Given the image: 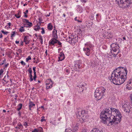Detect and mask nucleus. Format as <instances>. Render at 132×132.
Returning a JSON list of instances; mask_svg holds the SVG:
<instances>
[{
    "instance_id": "7ed1b4c3",
    "label": "nucleus",
    "mask_w": 132,
    "mask_h": 132,
    "mask_svg": "<svg viewBox=\"0 0 132 132\" xmlns=\"http://www.w3.org/2000/svg\"><path fill=\"white\" fill-rule=\"evenodd\" d=\"M105 90V88L103 87L97 88L94 93V97L97 100H100L104 95Z\"/></svg>"
},
{
    "instance_id": "20e7f679",
    "label": "nucleus",
    "mask_w": 132,
    "mask_h": 132,
    "mask_svg": "<svg viewBox=\"0 0 132 132\" xmlns=\"http://www.w3.org/2000/svg\"><path fill=\"white\" fill-rule=\"evenodd\" d=\"M120 106H122V109L124 112L127 113H129L130 112L131 108L130 107L127 101H122Z\"/></svg>"
},
{
    "instance_id": "a18cd8bd",
    "label": "nucleus",
    "mask_w": 132,
    "mask_h": 132,
    "mask_svg": "<svg viewBox=\"0 0 132 132\" xmlns=\"http://www.w3.org/2000/svg\"><path fill=\"white\" fill-rule=\"evenodd\" d=\"M36 68L35 67H34L33 68V70L34 75L36 74Z\"/></svg>"
},
{
    "instance_id": "9d476101",
    "label": "nucleus",
    "mask_w": 132,
    "mask_h": 132,
    "mask_svg": "<svg viewBox=\"0 0 132 132\" xmlns=\"http://www.w3.org/2000/svg\"><path fill=\"white\" fill-rule=\"evenodd\" d=\"M111 47L112 48V51L114 52H119V45L117 44V43L114 44L112 43L111 45Z\"/></svg>"
},
{
    "instance_id": "c9c22d12",
    "label": "nucleus",
    "mask_w": 132,
    "mask_h": 132,
    "mask_svg": "<svg viewBox=\"0 0 132 132\" xmlns=\"http://www.w3.org/2000/svg\"><path fill=\"white\" fill-rule=\"evenodd\" d=\"M21 28L19 29V31L21 32L24 31V29H23V26H21Z\"/></svg>"
},
{
    "instance_id": "b1692460",
    "label": "nucleus",
    "mask_w": 132,
    "mask_h": 132,
    "mask_svg": "<svg viewBox=\"0 0 132 132\" xmlns=\"http://www.w3.org/2000/svg\"><path fill=\"white\" fill-rule=\"evenodd\" d=\"M35 104H34L33 102L30 101L29 104V107L30 108H32V107L35 106Z\"/></svg>"
},
{
    "instance_id": "a878e982",
    "label": "nucleus",
    "mask_w": 132,
    "mask_h": 132,
    "mask_svg": "<svg viewBox=\"0 0 132 132\" xmlns=\"http://www.w3.org/2000/svg\"><path fill=\"white\" fill-rule=\"evenodd\" d=\"M39 40L41 44H42L43 43V39L42 36L41 35H39L38 36Z\"/></svg>"
},
{
    "instance_id": "a211bd4d",
    "label": "nucleus",
    "mask_w": 132,
    "mask_h": 132,
    "mask_svg": "<svg viewBox=\"0 0 132 132\" xmlns=\"http://www.w3.org/2000/svg\"><path fill=\"white\" fill-rule=\"evenodd\" d=\"M9 75H7V76H5L3 79V80L6 82V84L9 82Z\"/></svg>"
},
{
    "instance_id": "603ef678",
    "label": "nucleus",
    "mask_w": 132,
    "mask_h": 132,
    "mask_svg": "<svg viewBox=\"0 0 132 132\" xmlns=\"http://www.w3.org/2000/svg\"><path fill=\"white\" fill-rule=\"evenodd\" d=\"M9 65V63H7L6 64H5V65H4V66H3V67H4V69L5 68H6Z\"/></svg>"
},
{
    "instance_id": "dca6fc26",
    "label": "nucleus",
    "mask_w": 132,
    "mask_h": 132,
    "mask_svg": "<svg viewBox=\"0 0 132 132\" xmlns=\"http://www.w3.org/2000/svg\"><path fill=\"white\" fill-rule=\"evenodd\" d=\"M85 113V111L83 110L78 111L77 115L79 116V117H83L84 116Z\"/></svg>"
},
{
    "instance_id": "cd10ccee",
    "label": "nucleus",
    "mask_w": 132,
    "mask_h": 132,
    "mask_svg": "<svg viewBox=\"0 0 132 132\" xmlns=\"http://www.w3.org/2000/svg\"><path fill=\"white\" fill-rule=\"evenodd\" d=\"M6 59H5L3 60L2 61V62L1 61V60L0 59V65H2L3 64H5L6 63L5 62L6 61Z\"/></svg>"
},
{
    "instance_id": "473e14b6",
    "label": "nucleus",
    "mask_w": 132,
    "mask_h": 132,
    "mask_svg": "<svg viewBox=\"0 0 132 132\" xmlns=\"http://www.w3.org/2000/svg\"><path fill=\"white\" fill-rule=\"evenodd\" d=\"M28 71L29 73V74H32V70L31 68H29L28 70Z\"/></svg>"
},
{
    "instance_id": "c756f323",
    "label": "nucleus",
    "mask_w": 132,
    "mask_h": 132,
    "mask_svg": "<svg viewBox=\"0 0 132 132\" xmlns=\"http://www.w3.org/2000/svg\"><path fill=\"white\" fill-rule=\"evenodd\" d=\"M29 81L30 82H31L33 80V79L32 78V74H29Z\"/></svg>"
},
{
    "instance_id": "3c124183",
    "label": "nucleus",
    "mask_w": 132,
    "mask_h": 132,
    "mask_svg": "<svg viewBox=\"0 0 132 132\" xmlns=\"http://www.w3.org/2000/svg\"><path fill=\"white\" fill-rule=\"evenodd\" d=\"M20 63L22 65H26V63L22 60L21 61Z\"/></svg>"
},
{
    "instance_id": "c85d7f7f",
    "label": "nucleus",
    "mask_w": 132,
    "mask_h": 132,
    "mask_svg": "<svg viewBox=\"0 0 132 132\" xmlns=\"http://www.w3.org/2000/svg\"><path fill=\"white\" fill-rule=\"evenodd\" d=\"M40 29V27L39 26H36L34 28V29L36 31H37L39 30Z\"/></svg>"
},
{
    "instance_id": "de8ad7c7",
    "label": "nucleus",
    "mask_w": 132,
    "mask_h": 132,
    "mask_svg": "<svg viewBox=\"0 0 132 132\" xmlns=\"http://www.w3.org/2000/svg\"><path fill=\"white\" fill-rule=\"evenodd\" d=\"M41 30H42V31L41 32V33L42 34H45V30L44 28H41Z\"/></svg>"
},
{
    "instance_id": "7c9ffc66",
    "label": "nucleus",
    "mask_w": 132,
    "mask_h": 132,
    "mask_svg": "<svg viewBox=\"0 0 132 132\" xmlns=\"http://www.w3.org/2000/svg\"><path fill=\"white\" fill-rule=\"evenodd\" d=\"M126 88L128 90H131L132 89V87L130 86V85L127 84L126 85Z\"/></svg>"
},
{
    "instance_id": "bf43d9fd",
    "label": "nucleus",
    "mask_w": 132,
    "mask_h": 132,
    "mask_svg": "<svg viewBox=\"0 0 132 132\" xmlns=\"http://www.w3.org/2000/svg\"><path fill=\"white\" fill-rule=\"evenodd\" d=\"M24 16L26 18H27L28 17V15H27V14L25 13H24Z\"/></svg>"
},
{
    "instance_id": "6e6d98bb",
    "label": "nucleus",
    "mask_w": 132,
    "mask_h": 132,
    "mask_svg": "<svg viewBox=\"0 0 132 132\" xmlns=\"http://www.w3.org/2000/svg\"><path fill=\"white\" fill-rule=\"evenodd\" d=\"M32 132H38V131L37 130V129L36 128H35L34 130L32 131Z\"/></svg>"
},
{
    "instance_id": "338daca9",
    "label": "nucleus",
    "mask_w": 132,
    "mask_h": 132,
    "mask_svg": "<svg viewBox=\"0 0 132 132\" xmlns=\"http://www.w3.org/2000/svg\"><path fill=\"white\" fill-rule=\"evenodd\" d=\"M81 1L82 3H85L86 2V1L85 0H81Z\"/></svg>"
},
{
    "instance_id": "2f4dec72",
    "label": "nucleus",
    "mask_w": 132,
    "mask_h": 132,
    "mask_svg": "<svg viewBox=\"0 0 132 132\" xmlns=\"http://www.w3.org/2000/svg\"><path fill=\"white\" fill-rule=\"evenodd\" d=\"M15 34V31H12V34H11V38L12 39H13V38L12 37H14Z\"/></svg>"
},
{
    "instance_id": "f704fd0d",
    "label": "nucleus",
    "mask_w": 132,
    "mask_h": 132,
    "mask_svg": "<svg viewBox=\"0 0 132 132\" xmlns=\"http://www.w3.org/2000/svg\"><path fill=\"white\" fill-rule=\"evenodd\" d=\"M129 85H130V86L132 87V79H130L129 80L128 84Z\"/></svg>"
},
{
    "instance_id": "5fc2aeb1",
    "label": "nucleus",
    "mask_w": 132,
    "mask_h": 132,
    "mask_svg": "<svg viewBox=\"0 0 132 132\" xmlns=\"http://www.w3.org/2000/svg\"><path fill=\"white\" fill-rule=\"evenodd\" d=\"M100 15V14H97L96 15V19L97 20L98 19V16Z\"/></svg>"
},
{
    "instance_id": "e2e57ef3",
    "label": "nucleus",
    "mask_w": 132,
    "mask_h": 132,
    "mask_svg": "<svg viewBox=\"0 0 132 132\" xmlns=\"http://www.w3.org/2000/svg\"><path fill=\"white\" fill-rule=\"evenodd\" d=\"M57 31V30L56 29L55 27L54 26V29L53 31Z\"/></svg>"
},
{
    "instance_id": "393cba45",
    "label": "nucleus",
    "mask_w": 132,
    "mask_h": 132,
    "mask_svg": "<svg viewBox=\"0 0 132 132\" xmlns=\"http://www.w3.org/2000/svg\"><path fill=\"white\" fill-rule=\"evenodd\" d=\"M21 13L20 11H19L18 12V13L17 14H15V16L17 18H19L21 17Z\"/></svg>"
},
{
    "instance_id": "aec40b11",
    "label": "nucleus",
    "mask_w": 132,
    "mask_h": 132,
    "mask_svg": "<svg viewBox=\"0 0 132 132\" xmlns=\"http://www.w3.org/2000/svg\"><path fill=\"white\" fill-rule=\"evenodd\" d=\"M90 132H103L101 130H100L97 128H94Z\"/></svg>"
},
{
    "instance_id": "5701e85b",
    "label": "nucleus",
    "mask_w": 132,
    "mask_h": 132,
    "mask_svg": "<svg viewBox=\"0 0 132 132\" xmlns=\"http://www.w3.org/2000/svg\"><path fill=\"white\" fill-rule=\"evenodd\" d=\"M70 69L68 67H67L64 69V71L66 72V74L67 75H68L70 73Z\"/></svg>"
},
{
    "instance_id": "2eb2a0df",
    "label": "nucleus",
    "mask_w": 132,
    "mask_h": 132,
    "mask_svg": "<svg viewBox=\"0 0 132 132\" xmlns=\"http://www.w3.org/2000/svg\"><path fill=\"white\" fill-rule=\"evenodd\" d=\"M93 46V45L90 42H87L85 44V47L90 49Z\"/></svg>"
},
{
    "instance_id": "79ce46f5",
    "label": "nucleus",
    "mask_w": 132,
    "mask_h": 132,
    "mask_svg": "<svg viewBox=\"0 0 132 132\" xmlns=\"http://www.w3.org/2000/svg\"><path fill=\"white\" fill-rule=\"evenodd\" d=\"M45 117L44 116H42L41 117L42 119L40 120V121L42 122H43L44 121H46V120L44 119Z\"/></svg>"
},
{
    "instance_id": "f257e3e1",
    "label": "nucleus",
    "mask_w": 132,
    "mask_h": 132,
    "mask_svg": "<svg viewBox=\"0 0 132 132\" xmlns=\"http://www.w3.org/2000/svg\"><path fill=\"white\" fill-rule=\"evenodd\" d=\"M100 117L102 122L107 125L119 123L122 116L119 110L114 108H106L101 112Z\"/></svg>"
},
{
    "instance_id": "9b49d317",
    "label": "nucleus",
    "mask_w": 132,
    "mask_h": 132,
    "mask_svg": "<svg viewBox=\"0 0 132 132\" xmlns=\"http://www.w3.org/2000/svg\"><path fill=\"white\" fill-rule=\"evenodd\" d=\"M59 55V56L58 57V61H61L65 59V56L63 51L60 52Z\"/></svg>"
},
{
    "instance_id": "8fccbe9b",
    "label": "nucleus",
    "mask_w": 132,
    "mask_h": 132,
    "mask_svg": "<svg viewBox=\"0 0 132 132\" xmlns=\"http://www.w3.org/2000/svg\"><path fill=\"white\" fill-rule=\"evenodd\" d=\"M77 17H76L74 19L75 20L77 21L78 22H82V21L81 20H79L77 19Z\"/></svg>"
},
{
    "instance_id": "f3484780",
    "label": "nucleus",
    "mask_w": 132,
    "mask_h": 132,
    "mask_svg": "<svg viewBox=\"0 0 132 132\" xmlns=\"http://www.w3.org/2000/svg\"><path fill=\"white\" fill-rule=\"evenodd\" d=\"M24 41L26 44H28L29 43V38L28 36H24Z\"/></svg>"
},
{
    "instance_id": "a19ab883",
    "label": "nucleus",
    "mask_w": 132,
    "mask_h": 132,
    "mask_svg": "<svg viewBox=\"0 0 132 132\" xmlns=\"http://www.w3.org/2000/svg\"><path fill=\"white\" fill-rule=\"evenodd\" d=\"M65 132H73V131L71 129H65Z\"/></svg>"
},
{
    "instance_id": "e433bc0d",
    "label": "nucleus",
    "mask_w": 132,
    "mask_h": 132,
    "mask_svg": "<svg viewBox=\"0 0 132 132\" xmlns=\"http://www.w3.org/2000/svg\"><path fill=\"white\" fill-rule=\"evenodd\" d=\"M26 62H28L29 60H30L31 59V57L30 56H29L26 58Z\"/></svg>"
},
{
    "instance_id": "0eeeda50",
    "label": "nucleus",
    "mask_w": 132,
    "mask_h": 132,
    "mask_svg": "<svg viewBox=\"0 0 132 132\" xmlns=\"http://www.w3.org/2000/svg\"><path fill=\"white\" fill-rule=\"evenodd\" d=\"M78 39V37L76 35H70L68 38H67L66 40L70 43L73 44H75L77 42Z\"/></svg>"
},
{
    "instance_id": "680f3d73",
    "label": "nucleus",
    "mask_w": 132,
    "mask_h": 132,
    "mask_svg": "<svg viewBox=\"0 0 132 132\" xmlns=\"http://www.w3.org/2000/svg\"><path fill=\"white\" fill-rule=\"evenodd\" d=\"M7 37L5 38H4V41L5 42H6L7 41Z\"/></svg>"
},
{
    "instance_id": "49530a36",
    "label": "nucleus",
    "mask_w": 132,
    "mask_h": 132,
    "mask_svg": "<svg viewBox=\"0 0 132 132\" xmlns=\"http://www.w3.org/2000/svg\"><path fill=\"white\" fill-rule=\"evenodd\" d=\"M119 52H116L117 53L116 54H113V53H112L111 55H113V56L114 57H116V56H117V55L119 53Z\"/></svg>"
},
{
    "instance_id": "6ab92c4d",
    "label": "nucleus",
    "mask_w": 132,
    "mask_h": 132,
    "mask_svg": "<svg viewBox=\"0 0 132 132\" xmlns=\"http://www.w3.org/2000/svg\"><path fill=\"white\" fill-rule=\"evenodd\" d=\"M79 90H78V92L81 93L84 89L85 87L84 86V85H79Z\"/></svg>"
},
{
    "instance_id": "c03bdc74",
    "label": "nucleus",
    "mask_w": 132,
    "mask_h": 132,
    "mask_svg": "<svg viewBox=\"0 0 132 132\" xmlns=\"http://www.w3.org/2000/svg\"><path fill=\"white\" fill-rule=\"evenodd\" d=\"M4 72V71L3 69H1L0 70V76L2 75Z\"/></svg>"
},
{
    "instance_id": "f03ea898",
    "label": "nucleus",
    "mask_w": 132,
    "mask_h": 132,
    "mask_svg": "<svg viewBox=\"0 0 132 132\" xmlns=\"http://www.w3.org/2000/svg\"><path fill=\"white\" fill-rule=\"evenodd\" d=\"M127 73L126 68H118L113 71L109 79L114 84L120 85L123 83L127 79Z\"/></svg>"
},
{
    "instance_id": "f8f14e48",
    "label": "nucleus",
    "mask_w": 132,
    "mask_h": 132,
    "mask_svg": "<svg viewBox=\"0 0 132 132\" xmlns=\"http://www.w3.org/2000/svg\"><path fill=\"white\" fill-rule=\"evenodd\" d=\"M24 23H27V27L28 28H30L32 26V22H29V20L27 19H22Z\"/></svg>"
},
{
    "instance_id": "864d4df0",
    "label": "nucleus",
    "mask_w": 132,
    "mask_h": 132,
    "mask_svg": "<svg viewBox=\"0 0 132 132\" xmlns=\"http://www.w3.org/2000/svg\"><path fill=\"white\" fill-rule=\"evenodd\" d=\"M34 77H33V79L34 80V81H36V77H37V76H36V74H35V75H34Z\"/></svg>"
},
{
    "instance_id": "412c9836",
    "label": "nucleus",
    "mask_w": 132,
    "mask_h": 132,
    "mask_svg": "<svg viewBox=\"0 0 132 132\" xmlns=\"http://www.w3.org/2000/svg\"><path fill=\"white\" fill-rule=\"evenodd\" d=\"M47 28L49 30H52L53 29V26L51 23H50L48 24Z\"/></svg>"
},
{
    "instance_id": "4468645a",
    "label": "nucleus",
    "mask_w": 132,
    "mask_h": 132,
    "mask_svg": "<svg viewBox=\"0 0 132 132\" xmlns=\"http://www.w3.org/2000/svg\"><path fill=\"white\" fill-rule=\"evenodd\" d=\"M83 51L86 55L88 56L89 55L90 51V49L84 47L83 48Z\"/></svg>"
},
{
    "instance_id": "37998d69",
    "label": "nucleus",
    "mask_w": 132,
    "mask_h": 132,
    "mask_svg": "<svg viewBox=\"0 0 132 132\" xmlns=\"http://www.w3.org/2000/svg\"><path fill=\"white\" fill-rule=\"evenodd\" d=\"M23 125L25 126L26 128H27V126H28V123L27 122H24L23 123Z\"/></svg>"
},
{
    "instance_id": "69168bd1",
    "label": "nucleus",
    "mask_w": 132,
    "mask_h": 132,
    "mask_svg": "<svg viewBox=\"0 0 132 132\" xmlns=\"http://www.w3.org/2000/svg\"><path fill=\"white\" fill-rule=\"evenodd\" d=\"M28 10H26L25 12H24L23 13H26L27 14L28 12Z\"/></svg>"
},
{
    "instance_id": "1a4fd4ad",
    "label": "nucleus",
    "mask_w": 132,
    "mask_h": 132,
    "mask_svg": "<svg viewBox=\"0 0 132 132\" xmlns=\"http://www.w3.org/2000/svg\"><path fill=\"white\" fill-rule=\"evenodd\" d=\"M53 84V83L51 79H47L46 82V89H48L50 88H51L53 87L52 85Z\"/></svg>"
},
{
    "instance_id": "72a5a7b5",
    "label": "nucleus",
    "mask_w": 132,
    "mask_h": 132,
    "mask_svg": "<svg viewBox=\"0 0 132 132\" xmlns=\"http://www.w3.org/2000/svg\"><path fill=\"white\" fill-rule=\"evenodd\" d=\"M38 132H43V129L41 127H39L38 129H37Z\"/></svg>"
},
{
    "instance_id": "09e8293b",
    "label": "nucleus",
    "mask_w": 132,
    "mask_h": 132,
    "mask_svg": "<svg viewBox=\"0 0 132 132\" xmlns=\"http://www.w3.org/2000/svg\"><path fill=\"white\" fill-rule=\"evenodd\" d=\"M39 21L40 24L42 23V21H43L42 18L41 17H39L38 19Z\"/></svg>"
},
{
    "instance_id": "39448f33",
    "label": "nucleus",
    "mask_w": 132,
    "mask_h": 132,
    "mask_svg": "<svg viewBox=\"0 0 132 132\" xmlns=\"http://www.w3.org/2000/svg\"><path fill=\"white\" fill-rule=\"evenodd\" d=\"M57 38H52L49 42V46L52 47V46H54L57 43L59 45L58 47H62V43Z\"/></svg>"
},
{
    "instance_id": "0e129e2a",
    "label": "nucleus",
    "mask_w": 132,
    "mask_h": 132,
    "mask_svg": "<svg viewBox=\"0 0 132 132\" xmlns=\"http://www.w3.org/2000/svg\"><path fill=\"white\" fill-rule=\"evenodd\" d=\"M45 54H46V56H47V51L46 50L45 52Z\"/></svg>"
},
{
    "instance_id": "13d9d810",
    "label": "nucleus",
    "mask_w": 132,
    "mask_h": 132,
    "mask_svg": "<svg viewBox=\"0 0 132 132\" xmlns=\"http://www.w3.org/2000/svg\"><path fill=\"white\" fill-rule=\"evenodd\" d=\"M81 132H87V131L86 129H83Z\"/></svg>"
},
{
    "instance_id": "4c0bfd02",
    "label": "nucleus",
    "mask_w": 132,
    "mask_h": 132,
    "mask_svg": "<svg viewBox=\"0 0 132 132\" xmlns=\"http://www.w3.org/2000/svg\"><path fill=\"white\" fill-rule=\"evenodd\" d=\"M1 32L3 34L5 35H7L9 33V32L7 31H4L3 30H1Z\"/></svg>"
},
{
    "instance_id": "052dcab7",
    "label": "nucleus",
    "mask_w": 132,
    "mask_h": 132,
    "mask_svg": "<svg viewBox=\"0 0 132 132\" xmlns=\"http://www.w3.org/2000/svg\"><path fill=\"white\" fill-rule=\"evenodd\" d=\"M130 99L132 101V93L131 94L130 96Z\"/></svg>"
},
{
    "instance_id": "6e6552de",
    "label": "nucleus",
    "mask_w": 132,
    "mask_h": 132,
    "mask_svg": "<svg viewBox=\"0 0 132 132\" xmlns=\"http://www.w3.org/2000/svg\"><path fill=\"white\" fill-rule=\"evenodd\" d=\"M101 36L103 37L102 38L105 39L111 38L113 37L112 35L111 32H106L105 31L102 33Z\"/></svg>"
},
{
    "instance_id": "4be33fe9",
    "label": "nucleus",
    "mask_w": 132,
    "mask_h": 132,
    "mask_svg": "<svg viewBox=\"0 0 132 132\" xmlns=\"http://www.w3.org/2000/svg\"><path fill=\"white\" fill-rule=\"evenodd\" d=\"M57 31H52L53 36V38L58 39V37L57 34Z\"/></svg>"
},
{
    "instance_id": "bb28decb",
    "label": "nucleus",
    "mask_w": 132,
    "mask_h": 132,
    "mask_svg": "<svg viewBox=\"0 0 132 132\" xmlns=\"http://www.w3.org/2000/svg\"><path fill=\"white\" fill-rule=\"evenodd\" d=\"M22 104H19L18 106V108H17L16 110L18 111H19L22 108Z\"/></svg>"
},
{
    "instance_id": "774afa93",
    "label": "nucleus",
    "mask_w": 132,
    "mask_h": 132,
    "mask_svg": "<svg viewBox=\"0 0 132 132\" xmlns=\"http://www.w3.org/2000/svg\"><path fill=\"white\" fill-rule=\"evenodd\" d=\"M34 63H38V62H37L36 60H34L33 62Z\"/></svg>"
},
{
    "instance_id": "ea45409f",
    "label": "nucleus",
    "mask_w": 132,
    "mask_h": 132,
    "mask_svg": "<svg viewBox=\"0 0 132 132\" xmlns=\"http://www.w3.org/2000/svg\"><path fill=\"white\" fill-rule=\"evenodd\" d=\"M110 54H109L108 55H107V56L108 57H109L110 58H112V55H111L112 54V52L111 51L110 52Z\"/></svg>"
},
{
    "instance_id": "4d7b16f0",
    "label": "nucleus",
    "mask_w": 132,
    "mask_h": 132,
    "mask_svg": "<svg viewBox=\"0 0 132 132\" xmlns=\"http://www.w3.org/2000/svg\"><path fill=\"white\" fill-rule=\"evenodd\" d=\"M7 25L8 26V28H10V26L11 25V23L10 22L7 23Z\"/></svg>"
},
{
    "instance_id": "ddd939ff",
    "label": "nucleus",
    "mask_w": 132,
    "mask_h": 132,
    "mask_svg": "<svg viewBox=\"0 0 132 132\" xmlns=\"http://www.w3.org/2000/svg\"><path fill=\"white\" fill-rule=\"evenodd\" d=\"M81 64L79 62V61H77L76 63L75 64L74 69L76 70L78 68L80 69L81 67Z\"/></svg>"
},
{
    "instance_id": "423d86ee",
    "label": "nucleus",
    "mask_w": 132,
    "mask_h": 132,
    "mask_svg": "<svg viewBox=\"0 0 132 132\" xmlns=\"http://www.w3.org/2000/svg\"><path fill=\"white\" fill-rule=\"evenodd\" d=\"M116 1L117 4H122L125 7L129 6L131 3V0H116Z\"/></svg>"
},
{
    "instance_id": "58836bf2",
    "label": "nucleus",
    "mask_w": 132,
    "mask_h": 132,
    "mask_svg": "<svg viewBox=\"0 0 132 132\" xmlns=\"http://www.w3.org/2000/svg\"><path fill=\"white\" fill-rule=\"evenodd\" d=\"M18 126L19 127V129H22L23 128V126L21 124H18Z\"/></svg>"
}]
</instances>
